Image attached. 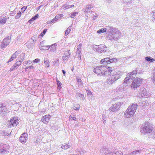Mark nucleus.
Here are the masks:
<instances>
[{"label": "nucleus", "instance_id": "e433bc0d", "mask_svg": "<svg viewBox=\"0 0 155 155\" xmlns=\"http://www.w3.org/2000/svg\"><path fill=\"white\" fill-rule=\"evenodd\" d=\"M82 46V44H80L78 45V49L80 50L81 49V47Z\"/></svg>", "mask_w": 155, "mask_h": 155}, {"label": "nucleus", "instance_id": "4468645a", "mask_svg": "<svg viewBox=\"0 0 155 155\" xmlns=\"http://www.w3.org/2000/svg\"><path fill=\"white\" fill-rule=\"evenodd\" d=\"M134 115V114H131V112L128 111V110L127 109L124 113V117H125L130 118Z\"/></svg>", "mask_w": 155, "mask_h": 155}, {"label": "nucleus", "instance_id": "c756f323", "mask_svg": "<svg viewBox=\"0 0 155 155\" xmlns=\"http://www.w3.org/2000/svg\"><path fill=\"white\" fill-rule=\"evenodd\" d=\"M5 40L4 41H5ZM8 45V43L5 44L4 41L2 42V43L1 45V46L2 48H4L5 46H6Z\"/></svg>", "mask_w": 155, "mask_h": 155}, {"label": "nucleus", "instance_id": "20e7f679", "mask_svg": "<svg viewBox=\"0 0 155 155\" xmlns=\"http://www.w3.org/2000/svg\"><path fill=\"white\" fill-rule=\"evenodd\" d=\"M136 74L137 73H134L133 72H131L128 75V77L127 76L125 78L123 83L130 82L131 80L135 78Z\"/></svg>", "mask_w": 155, "mask_h": 155}, {"label": "nucleus", "instance_id": "39448f33", "mask_svg": "<svg viewBox=\"0 0 155 155\" xmlns=\"http://www.w3.org/2000/svg\"><path fill=\"white\" fill-rule=\"evenodd\" d=\"M103 75H108L110 74L113 71V69L111 67L103 66Z\"/></svg>", "mask_w": 155, "mask_h": 155}, {"label": "nucleus", "instance_id": "a878e982", "mask_svg": "<svg viewBox=\"0 0 155 155\" xmlns=\"http://www.w3.org/2000/svg\"><path fill=\"white\" fill-rule=\"evenodd\" d=\"M71 31L70 28L68 27L65 31V35L66 36L68 35Z\"/></svg>", "mask_w": 155, "mask_h": 155}, {"label": "nucleus", "instance_id": "a18cd8bd", "mask_svg": "<svg viewBox=\"0 0 155 155\" xmlns=\"http://www.w3.org/2000/svg\"><path fill=\"white\" fill-rule=\"evenodd\" d=\"M139 152V151H136L134 152H133V153H134V152L135 153H136L137 152Z\"/></svg>", "mask_w": 155, "mask_h": 155}, {"label": "nucleus", "instance_id": "c9c22d12", "mask_svg": "<svg viewBox=\"0 0 155 155\" xmlns=\"http://www.w3.org/2000/svg\"><path fill=\"white\" fill-rule=\"evenodd\" d=\"M73 7H74V5H71L67 6L66 7L67 8V9H68V8H72Z\"/></svg>", "mask_w": 155, "mask_h": 155}, {"label": "nucleus", "instance_id": "f03ea898", "mask_svg": "<svg viewBox=\"0 0 155 155\" xmlns=\"http://www.w3.org/2000/svg\"><path fill=\"white\" fill-rule=\"evenodd\" d=\"M142 82V79L140 78H136L134 80L130 85L132 89H135L140 86Z\"/></svg>", "mask_w": 155, "mask_h": 155}, {"label": "nucleus", "instance_id": "423d86ee", "mask_svg": "<svg viewBox=\"0 0 155 155\" xmlns=\"http://www.w3.org/2000/svg\"><path fill=\"white\" fill-rule=\"evenodd\" d=\"M103 66H98L94 68L93 71L95 73L100 75H103Z\"/></svg>", "mask_w": 155, "mask_h": 155}, {"label": "nucleus", "instance_id": "c03bdc74", "mask_svg": "<svg viewBox=\"0 0 155 155\" xmlns=\"http://www.w3.org/2000/svg\"><path fill=\"white\" fill-rule=\"evenodd\" d=\"M62 72L64 74V75L65 76V72L64 71V70H62Z\"/></svg>", "mask_w": 155, "mask_h": 155}, {"label": "nucleus", "instance_id": "7ed1b4c3", "mask_svg": "<svg viewBox=\"0 0 155 155\" xmlns=\"http://www.w3.org/2000/svg\"><path fill=\"white\" fill-rule=\"evenodd\" d=\"M141 132L143 133H146L151 132L153 130V127L148 124H145L141 128Z\"/></svg>", "mask_w": 155, "mask_h": 155}, {"label": "nucleus", "instance_id": "c85d7f7f", "mask_svg": "<svg viewBox=\"0 0 155 155\" xmlns=\"http://www.w3.org/2000/svg\"><path fill=\"white\" fill-rule=\"evenodd\" d=\"M21 12L20 11H19L17 13V15L15 16L16 18H19L21 15Z\"/></svg>", "mask_w": 155, "mask_h": 155}, {"label": "nucleus", "instance_id": "5701e85b", "mask_svg": "<svg viewBox=\"0 0 155 155\" xmlns=\"http://www.w3.org/2000/svg\"><path fill=\"white\" fill-rule=\"evenodd\" d=\"M21 61H17L15 63L14 65L16 67V68L18 67L21 65Z\"/></svg>", "mask_w": 155, "mask_h": 155}, {"label": "nucleus", "instance_id": "a19ab883", "mask_svg": "<svg viewBox=\"0 0 155 155\" xmlns=\"http://www.w3.org/2000/svg\"><path fill=\"white\" fill-rule=\"evenodd\" d=\"M74 120H76V118L75 116H74L73 117H71Z\"/></svg>", "mask_w": 155, "mask_h": 155}, {"label": "nucleus", "instance_id": "f704fd0d", "mask_svg": "<svg viewBox=\"0 0 155 155\" xmlns=\"http://www.w3.org/2000/svg\"><path fill=\"white\" fill-rule=\"evenodd\" d=\"M14 59H15V58H13L12 56H11L10 59L8 61V62L9 63L12 61Z\"/></svg>", "mask_w": 155, "mask_h": 155}, {"label": "nucleus", "instance_id": "58836bf2", "mask_svg": "<svg viewBox=\"0 0 155 155\" xmlns=\"http://www.w3.org/2000/svg\"><path fill=\"white\" fill-rule=\"evenodd\" d=\"M77 81L79 82H81V83L82 82V81L80 78H77Z\"/></svg>", "mask_w": 155, "mask_h": 155}, {"label": "nucleus", "instance_id": "79ce46f5", "mask_svg": "<svg viewBox=\"0 0 155 155\" xmlns=\"http://www.w3.org/2000/svg\"><path fill=\"white\" fill-rule=\"evenodd\" d=\"M116 59H110V61H112L113 62L114 61V60H115Z\"/></svg>", "mask_w": 155, "mask_h": 155}, {"label": "nucleus", "instance_id": "412c9836", "mask_svg": "<svg viewBox=\"0 0 155 155\" xmlns=\"http://www.w3.org/2000/svg\"><path fill=\"white\" fill-rule=\"evenodd\" d=\"M145 59L147 61L151 62H153L155 61L154 59L153 58H151L149 57H147L145 58Z\"/></svg>", "mask_w": 155, "mask_h": 155}, {"label": "nucleus", "instance_id": "ea45409f", "mask_svg": "<svg viewBox=\"0 0 155 155\" xmlns=\"http://www.w3.org/2000/svg\"><path fill=\"white\" fill-rule=\"evenodd\" d=\"M58 20V18L56 16L53 19H52V20L53 21L54 20L55 21H56Z\"/></svg>", "mask_w": 155, "mask_h": 155}, {"label": "nucleus", "instance_id": "f8f14e48", "mask_svg": "<svg viewBox=\"0 0 155 155\" xmlns=\"http://www.w3.org/2000/svg\"><path fill=\"white\" fill-rule=\"evenodd\" d=\"M120 72L119 71H115L114 74V76L115 81L117 80L120 78Z\"/></svg>", "mask_w": 155, "mask_h": 155}, {"label": "nucleus", "instance_id": "ddd939ff", "mask_svg": "<svg viewBox=\"0 0 155 155\" xmlns=\"http://www.w3.org/2000/svg\"><path fill=\"white\" fill-rule=\"evenodd\" d=\"M7 111V109L5 107V105L2 103L0 104V112L4 113Z\"/></svg>", "mask_w": 155, "mask_h": 155}, {"label": "nucleus", "instance_id": "4be33fe9", "mask_svg": "<svg viewBox=\"0 0 155 155\" xmlns=\"http://www.w3.org/2000/svg\"><path fill=\"white\" fill-rule=\"evenodd\" d=\"M68 55H65V56H63V60H64V61L65 60H67L68 58H69V57L70 56V54L69 53V51H68Z\"/></svg>", "mask_w": 155, "mask_h": 155}, {"label": "nucleus", "instance_id": "f3484780", "mask_svg": "<svg viewBox=\"0 0 155 155\" xmlns=\"http://www.w3.org/2000/svg\"><path fill=\"white\" fill-rule=\"evenodd\" d=\"M56 81L57 83V86L58 88L59 89H61L62 87V84L59 80H58V79H56Z\"/></svg>", "mask_w": 155, "mask_h": 155}, {"label": "nucleus", "instance_id": "cd10ccee", "mask_svg": "<svg viewBox=\"0 0 155 155\" xmlns=\"http://www.w3.org/2000/svg\"><path fill=\"white\" fill-rule=\"evenodd\" d=\"M79 108V105L78 104H76L74 107V109L76 110H78Z\"/></svg>", "mask_w": 155, "mask_h": 155}, {"label": "nucleus", "instance_id": "a211bd4d", "mask_svg": "<svg viewBox=\"0 0 155 155\" xmlns=\"http://www.w3.org/2000/svg\"><path fill=\"white\" fill-rule=\"evenodd\" d=\"M7 20V18L0 19V25L5 23Z\"/></svg>", "mask_w": 155, "mask_h": 155}, {"label": "nucleus", "instance_id": "09e8293b", "mask_svg": "<svg viewBox=\"0 0 155 155\" xmlns=\"http://www.w3.org/2000/svg\"><path fill=\"white\" fill-rule=\"evenodd\" d=\"M154 71H155V69H154Z\"/></svg>", "mask_w": 155, "mask_h": 155}, {"label": "nucleus", "instance_id": "6ab92c4d", "mask_svg": "<svg viewBox=\"0 0 155 155\" xmlns=\"http://www.w3.org/2000/svg\"><path fill=\"white\" fill-rule=\"evenodd\" d=\"M20 53V52L19 51H16L12 55V56L15 59L17 56H18V54Z\"/></svg>", "mask_w": 155, "mask_h": 155}, {"label": "nucleus", "instance_id": "9d476101", "mask_svg": "<svg viewBox=\"0 0 155 155\" xmlns=\"http://www.w3.org/2000/svg\"><path fill=\"white\" fill-rule=\"evenodd\" d=\"M101 63L103 64L106 65L113 62L112 61H110L108 58H106L102 59L101 61Z\"/></svg>", "mask_w": 155, "mask_h": 155}, {"label": "nucleus", "instance_id": "7c9ffc66", "mask_svg": "<svg viewBox=\"0 0 155 155\" xmlns=\"http://www.w3.org/2000/svg\"><path fill=\"white\" fill-rule=\"evenodd\" d=\"M27 8V6H23V7H22L21 9V12H24V11Z\"/></svg>", "mask_w": 155, "mask_h": 155}, {"label": "nucleus", "instance_id": "1a4fd4ad", "mask_svg": "<svg viewBox=\"0 0 155 155\" xmlns=\"http://www.w3.org/2000/svg\"><path fill=\"white\" fill-rule=\"evenodd\" d=\"M51 118V116L50 115H46L43 116L41 119V121L44 124H47Z\"/></svg>", "mask_w": 155, "mask_h": 155}, {"label": "nucleus", "instance_id": "de8ad7c7", "mask_svg": "<svg viewBox=\"0 0 155 155\" xmlns=\"http://www.w3.org/2000/svg\"><path fill=\"white\" fill-rule=\"evenodd\" d=\"M79 94H80V93H78V94H78V95H79Z\"/></svg>", "mask_w": 155, "mask_h": 155}, {"label": "nucleus", "instance_id": "6e6552de", "mask_svg": "<svg viewBox=\"0 0 155 155\" xmlns=\"http://www.w3.org/2000/svg\"><path fill=\"white\" fill-rule=\"evenodd\" d=\"M137 104H133L129 106L127 110L128 111L131 112V114H134L135 112L136 111L137 108Z\"/></svg>", "mask_w": 155, "mask_h": 155}, {"label": "nucleus", "instance_id": "0eeeda50", "mask_svg": "<svg viewBox=\"0 0 155 155\" xmlns=\"http://www.w3.org/2000/svg\"><path fill=\"white\" fill-rule=\"evenodd\" d=\"M28 134L26 133L22 134L19 138V140L22 143H25L27 139Z\"/></svg>", "mask_w": 155, "mask_h": 155}, {"label": "nucleus", "instance_id": "393cba45", "mask_svg": "<svg viewBox=\"0 0 155 155\" xmlns=\"http://www.w3.org/2000/svg\"><path fill=\"white\" fill-rule=\"evenodd\" d=\"M78 14V12H74L71 13V18H74Z\"/></svg>", "mask_w": 155, "mask_h": 155}, {"label": "nucleus", "instance_id": "dca6fc26", "mask_svg": "<svg viewBox=\"0 0 155 155\" xmlns=\"http://www.w3.org/2000/svg\"><path fill=\"white\" fill-rule=\"evenodd\" d=\"M107 32V29L106 28H102L97 31V33H101L104 32Z\"/></svg>", "mask_w": 155, "mask_h": 155}, {"label": "nucleus", "instance_id": "4c0bfd02", "mask_svg": "<svg viewBox=\"0 0 155 155\" xmlns=\"http://www.w3.org/2000/svg\"><path fill=\"white\" fill-rule=\"evenodd\" d=\"M33 68V67L32 66H27L25 68V69H31Z\"/></svg>", "mask_w": 155, "mask_h": 155}, {"label": "nucleus", "instance_id": "2f4dec72", "mask_svg": "<svg viewBox=\"0 0 155 155\" xmlns=\"http://www.w3.org/2000/svg\"><path fill=\"white\" fill-rule=\"evenodd\" d=\"M16 68V67L14 65L12 66L11 67V68L10 69V71L11 72L13 71V70L15 69V68Z\"/></svg>", "mask_w": 155, "mask_h": 155}, {"label": "nucleus", "instance_id": "aec40b11", "mask_svg": "<svg viewBox=\"0 0 155 155\" xmlns=\"http://www.w3.org/2000/svg\"><path fill=\"white\" fill-rule=\"evenodd\" d=\"M38 14H37L35 16L33 17L31 19H30L28 22H31V21H32L35 20L36 19L38 18Z\"/></svg>", "mask_w": 155, "mask_h": 155}, {"label": "nucleus", "instance_id": "b1692460", "mask_svg": "<svg viewBox=\"0 0 155 155\" xmlns=\"http://www.w3.org/2000/svg\"><path fill=\"white\" fill-rule=\"evenodd\" d=\"M47 29H44L43 32H41L40 35L39 36V37L40 38L41 37H42L45 34L46 31H47Z\"/></svg>", "mask_w": 155, "mask_h": 155}, {"label": "nucleus", "instance_id": "72a5a7b5", "mask_svg": "<svg viewBox=\"0 0 155 155\" xmlns=\"http://www.w3.org/2000/svg\"><path fill=\"white\" fill-rule=\"evenodd\" d=\"M14 59H15V58H13L12 56H11L10 59L8 61V62L9 63L12 61Z\"/></svg>", "mask_w": 155, "mask_h": 155}, {"label": "nucleus", "instance_id": "2eb2a0df", "mask_svg": "<svg viewBox=\"0 0 155 155\" xmlns=\"http://www.w3.org/2000/svg\"><path fill=\"white\" fill-rule=\"evenodd\" d=\"M19 54H20L18 57V59L19 61L22 62L24 60L25 54L24 53H22L21 54L20 53Z\"/></svg>", "mask_w": 155, "mask_h": 155}, {"label": "nucleus", "instance_id": "bb28decb", "mask_svg": "<svg viewBox=\"0 0 155 155\" xmlns=\"http://www.w3.org/2000/svg\"><path fill=\"white\" fill-rule=\"evenodd\" d=\"M49 61L48 60H46V61H45L44 62V63L48 67H49Z\"/></svg>", "mask_w": 155, "mask_h": 155}, {"label": "nucleus", "instance_id": "f257e3e1", "mask_svg": "<svg viewBox=\"0 0 155 155\" xmlns=\"http://www.w3.org/2000/svg\"><path fill=\"white\" fill-rule=\"evenodd\" d=\"M19 123V120L18 118L15 117H14L11 118L9 122L8 126L12 128L17 126Z\"/></svg>", "mask_w": 155, "mask_h": 155}, {"label": "nucleus", "instance_id": "473e14b6", "mask_svg": "<svg viewBox=\"0 0 155 155\" xmlns=\"http://www.w3.org/2000/svg\"><path fill=\"white\" fill-rule=\"evenodd\" d=\"M40 61V59L38 58H36L33 61L34 63H37L39 62Z\"/></svg>", "mask_w": 155, "mask_h": 155}, {"label": "nucleus", "instance_id": "9b49d317", "mask_svg": "<svg viewBox=\"0 0 155 155\" xmlns=\"http://www.w3.org/2000/svg\"><path fill=\"white\" fill-rule=\"evenodd\" d=\"M43 42H41L40 43V48L42 50H48L49 48L51 46V45L45 46L43 45Z\"/></svg>", "mask_w": 155, "mask_h": 155}, {"label": "nucleus", "instance_id": "37998d69", "mask_svg": "<svg viewBox=\"0 0 155 155\" xmlns=\"http://www.w3.org/2000/svg\"><path fill=\"white\" fill-rule=\"evenodd\" d=\"M153 80L154 82H155V76H153Z\"/></svg>", "mask_w": 155, "mask_h": 155}, {"label": "nucleus", "instance_id": "49530a36", "mask_svg": "<svg viewBox=\"0 0 155 155\" xmlns=\"http://www.w3.org/2000/svg\"><path fill=\"white\" fill-rule=\"evenodd\" d=\"M81 96H84V95H83L82 94H81Z\"/></svg>", "mask_w": 155, "mask_h": 155}]
</instances>
